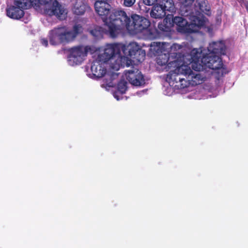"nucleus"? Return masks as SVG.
Wrapping results in <instances>:
<instances>
[{
    "label": "nucleus",
    "instance_id": "1",
    "mask_svg": "<svg viewBox=\"0 0 248 248\" xmlns=\"http://www.w3.org/2000/svg\"><path fill=\"white\" fill-rule=\"evenodd\" d=\"M14 6L6 9V15L14 19H19L24 15V9L31 5L36 10H43L44 14L61 17L64 12L62 6L56 0H15Z\"/></svg>",
    "mask_w": 248,
    "mask_h": 248
},
{
    "label": "nucleus",
    "instance_id": "2",
    "mask_svg": "<svg viewBox=\"0 0 248 248\" xmlns=\"http://www.w3.org/2000/svg\"><path fill=\"white\" fill-rule=\"evenodd\" d=\"M131 18L126 12L122 10H115L112 11L107 20L104 24V32L111 38L116 37L122 31L126 29L130 30ZM101 27H97L90 31V33L94 37H98L100 31H103Z\"/></svg>",
    "mask_w": 248,
    "mask_h": 248
},
{
    "label": "nucleus",
    "instance_id": "3",
    "mask_svg": "<svg viewBox=\"0 0 248 248\" xmlns=\"http://www.w3.org/2000/svg\"><path fill=\"white\" fill-rule=\"evenodd\" d=\"M83 31V28L80 24H75L72 30L65 26L54 28L49 32V43L52 46L69 44L75 40Z\"/></svg>",
    "mask_w": 248,
    "mask_h": 248
},
{
    "label": "nucleus",
    "instance_id": "4",
    "mask_svg": "<svg viewBox=\"0 0 248 248\" xmlns=\"http://www.w3.org/2000/svg\"><path fill=\"white\" fill-rule=\"evenodd\" d=\"M191 62L197 63L201 62L205 66L216 70L217 78L224 76L228 73L226 66L223 64L221 58L218 55H204L197 49L191 52Z\"/></svg>",
    "mask_w": 248,
    "mask_h": 248
},
{
    "label": "nucleus",
    "instance_id": "5",
    "mask_svg": "<svg viewBox=\"0 0 248 248\" xmlns=\"http://www.w3.org/2000/svg\"><path fill=\"white\" fill-rule=\"evenodd\" d=\"M120 46L118 44H108L104 50L103 53L98 55V60L106 63L110 61L112 65L111 68L116 69H119L120 63H117L118 59L115 60L116 57L118 58L120 57Z\"/></svg>",
    "mask_w": 248,
    "mask_h": 248
},
{
    "label": "nucleus",
    "instance_id": "6",
    "mask_svg": "<svg viewBox=\"0 0 248 248\" xmlns=\"http://www.w3.org/2000/svg\"><path fill=\"white\" fill-rule=\"evenodd\" d=\"M191 71L190 68L188 65L182 64L178 66L173 71H170L167 77V81L170 84L179 89H184L187 87L185 73L186 71Z\"/></svg>",
    "mask_w": 248,
    "mask_h": 248
},
{
    "label": "nucleus",
    "instance_id": "7",
    "mask_svg": "<svg viewBox=\"0 0 248 248\" xmlns=\"http://www.w3.org/2000/svg\"><path fill=\"white\" fill-rule=\"evenodd\" d=\"M89 52L93 53L94 48L89 46H78L71 48L68 57L69 64L74 66L81 64Z\"/></svg>",
    "mask_w": 248,
    "mask_h": 248
},
{
    "label": "nucleus",
    "instance_id": "8",
    "mask_svg": "<svg viewBox=\"0 0 248 248\" xmlns=\"http://www.w3.org/2000/svg\"><path fill=\"white\" fill-rule=\"evenodd\" d=\"M150 25V21L140 16L133 14L131 16L130 29L136 33H139L148 28Z\"/></svg>",
    "mask_w": 248,
    "mask_h": 248
},
{
    "label": "nucleus",
    "instance_id": "9",
    "mask_svg": "<svg viewBox=\"0 0 248 248\" xmlns=\"http://www.w3.org/2000/svg\"><path fill=\"white\" fill-rule=\"evenodd\" d=\"M124 74L127 80L133 85L141 86L145 83L143 75L138 69L125 71Z\"/></svg>",
    "mask_w": 248,
    "mask_h": 248
},
{
    "label": "nucleus",
    "instance_id": "10",
    "mask_svg": "<svg viewBox=\"0 0 248 248\" xmlns=\"http://www.w3.org/2000/svg\"><path fill=\"white\" fill-rule=\"evenodd\" d=\"M110 2L95 1L94 5L96 13L101 17L104 24L111 13Z\"/></svg>",
    "mask_w": 248,
    "mask_h": 248
},
{
    "label": "nucleus",
    "instance_id": "11",
    "mask_svg": "<svg viewBox=\"0 0 248 248\" xmlns=\"http://www.w3.org/2000/svg\"><path fill=\"white\" fill-rule=\"evenodd\" d=\"M128 56L133 61L141 62L144 60L146 53L144 50L140 47L137 43H130L128 46Z\"/></svg>",
    "mask_w": 248,
    "mask_h": 248
},
{
    "label": "nucleus",
    "instance_id": "12",
    "mask_svg": "<svg viewBox=\"0 0 248 248\" xmlns=\"http://www.w3.org/2000/svg\"><path fill=\"white\" fill-rule=\"evenodd\" d=\"M172 26L176 25L177 26V30L178 32L183 33H191L195 32L191 29L190 24H189L187 21L183 17L181 16H171Z\"/></svg>",
    "mask_w": 248,
    "mask_h": 248
},
{
    "label": "nucleus",
    "instance_id": "13",
    "mask_svg": "<svg viewBox=\"0 0 248 248\" xmlns=\"http://www.w3.org/2000/svg\"><path fill=\"white\" fill-rule=\"evenodd\" d=\"M226 46L222 41L213 42L208 46L209 54L206 55H221L226 54Z\"/></svg>",
    "mask_w": 248,
    "mask_h": 248
},
{
    "label": "nucleus",
    "instance_id": "14",
    "mask_svg": "<svg viewBox=\"0 0 248 248\" xmlns=\"http://www.w3.org/2000/svg\"><path fill=\"white\" fill-rule=\"evenodd\" d=\"M104 63L99 61L98 59L94 61L91 67L93 75L97 78L103 77L107 73V69L104 67Z\"/></svg>",
    "mask_w": 248,
    "mask_h": 248
},
{
    "label": "nucleus",
    "instance_id": "15",
    "mask_svg": "<svg viewBox=\"0 0 248 248\" xmlns=\"http://www.w3.org/2000/svg\"><path fill=\"white\" fill-rule=\"evenodd\" d=\"M190 71H186V73H185V77L186 79L187 87L189 85L195 86L202 83L203 81V79L202 75L199 73L193 72L191 69Z\"/></svg>",
    "mask_w": 248,
    "mask_h": 248
},
{
    "label": "nucleus",
    "instance_id": "16",
    "mask_svg": "<svg viewBox=\"0 0 248 248\" xmlns=\"http://www.w3.org/2000/svg\"><path fill=\"white\" fill-rule=\"evenodd\" d=\"M154 50L155 52V54L157 55L156 62L158 65L163 66L167 64L170 58L169 54L162 53L161 49L158 46H155L154 48Z\"/></svg>",
    "mask_w": 248,
    "mask_h": 248
},
{
    "label": "nucleus",
    "instance_id": "17",
    "mask_svg": "<svg viewBox=\"0 0 248 248\" xmlns=\"http://www.w3.org/2000/svg\"><path fill=\"white\" fill-rule=\"evenodd\" d=\"M150 15L153 18L161 19L165 17L166 13L163 8L158 2L152 7Z\"/></svg>",
    "mask_w": 248,
    "mask_h": 248
},
{
    "label": "nucleus",
    "instance_id": "18",
    "mask_svg": "<svg viewBox=\"0 0 248 248\" xmlns=\"http://www.w3.org/2000/svg\"><path fill=\"white\" fill-rule=\"evenodd\" d=\"M172 15H168L164 19L162 23H159L158 25V28L162 31H168L170 27L172 26L171 23Z\"/></svg>",
    "mask_w": 248,
    "mask_h": 248
},
{
    "label": "nucleus",
    "instance_id": "19",
    "mask_svg": "<svg viewBox=\"0 0 248 248\" xmlns=\"http://www.w3.org/2000/svg\"><path fill=\"white\" fill-rule=\"evenodd\" d=\"M194 5L195 7L198 8L201 12L204 13L207 15L211 14L210 7L206 4L205 0H196Z\"/></svg>",
    "mask_w": 248,
    "mask_h": 248
},
{
    "label": "nucleus",
    "instance_id": "20",
    "mask_svg": "<svg viewBox=\"0 0 248 248\" xmlns=\"http://www.w3.org/2000/svg\"><path fill=\"white\" fill-rule=\"evenodd\" d=\"M158 3L165 12H173L174 10L175 7L172 0H159Z\"/></svg>",
    "mask_w": 248,
    "mask_h": 248
},
{
    "label": "nucleus",
    "instance_id": "21",
    "mask_svg": "<svg viewBox=\"0 0 248 248\" xmlns=\"http://www.w3.org/2000/svg\"><path fill=\"white\" fill-rule=\"evenodd\" d=\"M73 10L75 14L82 15L86 11V6L83 3L77 2L74 5Z\"/></svg>",
    "mask_w": 248,
    "mask_h": 248
},
{
    "label": "nucleus",
    "instance_id": "22",
    "mask_svg": "<svg viewBox=\"0 0 248 248\" xmlns=\"http://www.w3.org/2000/svg\"><path fill=\"white\" fill-rule=\"evenodd\" d=\"M127 83L124 79H121L118 83L117 90L121 94H124L125 93L127 89Z\"/></svg>",
    "mask_w": 248,
    "mask_h": 248
},
{
    "label": "nucleus",
    "instance_id": "23",
    "mask_svg": "<svg viewBox=\"0 0 248 248\" xmlns=\"http://www.w3.org/2000/svg\"><path fill=\"white\" fill-rule=\"evenodd\" d=\"M119 74L111 72L110 74H108L107 76L109 77V79L106 78V83L109 87H112L113 86V81L118 77Z\"/></svg>",
    "mask_w": 248,
    "mask_h": 248
},
{
    "label": "nucleus",
    "instance_id": "24",
    "mask_svg": "<svg viewBox=\"0 0 248 248\" xmlns=\"http://www.w3.org/2000/svg\"><path fill=\"white\" fill-rule=\"evenodd\" d=\"M193 18L194 19H193L192 23L190 24L191 27H193L194 25L198 27H200L204 25V22L203 20L200 19L197 16H194Z\"/></svg>",
    "mask_w": 248,
    "mask_h": 248
},
{
    "label": "nucleus",
    "instance_id": "25",
    "mask_svg": "<svg viewBox=\"0 0 248 248\" xmlns=\"http://www.w3.org/2000/svg\"><path fill=\"white\" fill-rule=\"evenodd\" d=\"M121 4L125 7H132L136 2V0H119Z\"/></svg>",
    "mask_w": 248,
    "mask_h": 248
},
{
    "label": "nucleus",
    "instance_id": "26",
    "mask_svg": "<svg viewBox=\"0 0 248 248\" xmlns=\"http://www.w3.org/2000/svg\"><path fill=\"white\" fill-rule=\"evenodd\" d=\"M159 0H143V3L148 6H154L158 2Z\"/></svg>",
    "mask_w": 248,
    "mask_h": 248
},
{
    "label": "nucleus",
    "instance_id": "27",
    "mask_svg": "<svg viewBox=\"0 0 248 248\" xmlns=\"http://www.w3.org/2000/svg\"><path fill=\"white\" fill-rule=\"evenodd\" d=\"M195 0H181V2L185 7H188L192 5Z\"/></svg>",
    "mask_w": 248,
    "mask_h": 248
},
{
    "label": "nucleus",
    "instance_id": "28",
    "mask_svg": "<svg viewBox=\"0 0 248 248\" xmlns=\"http://www.w3.org/2000/svg\"><path fill=\"white\" fill-rule=\"evenodd\" d=\"M126 61V63H125V65L127 66V67H128L130 65V64L131 63V61L130 60H129L128 58L127 57H121V60L120 61H121V62H124V61Z\"/></svg>",
    "mask_w": 248,
    "mask_h": 248
},
{
    "label": "nucleus",
    "instance_id": "29",
    "mask_svg": "<svg viewBox=\"0 0 248 248\" xmlns=\"http://www.w3.org/2000/svg\"><path fill=\"white\" fill-rule=\"evenodd\" d=\"M41 44L45 46H48V41H47V39H46V38L42 39L41 40Z\"/></svg>",
    "mask_w": 248,
    "mask_h": 248
},
{
    "label": "nucleus",
    "instance_id": "30",
    "mask_svg": "<svg viewBox=\"0 0 248 248\" xmlns=\"http://www.w3.org/2000/svg\"><path fill=\"white\" fill-rule=\"evenodd\" d=\"M245 6L246 7V9L248 12V1H247L245 3Z\"/></svg>",
    "mask_w": 248,
    "mask_h": 248
},
{
    "label": "nucleus",
    "instance_id": "31",
    "mask_svg": "<svg viewBox=\"0 0 248 248\" xmlns=\"http://www.w3.org/2000/svg\"><path fill=\"white\" fill-rule=\"evenodd\" d=\"M95 1H107V2H110L111 0H95Z\"/></svg>",
    "mask_w": 248,
    "mask_h": 248
},
{
    "label": "nucleus",
    "instance_id": "32",
    "mask_svg": "<svg viewBox=\"0 0 248 248\" xmlns=\"http://www.w3.org/2000/svg\"><path fill=\"white\" fill-rule=\"evenodd\" d=\"M181 83H185V81H183V82H179L178 84H180Z\"/></svg>",
    "mask_w": 248,
    "mask_h": 248
},
{
    "label": "nucleus",
    "instance_id": "33",
    "mask_svg": "<svg viewBox=\"0 0 248 248\" xmlns=\"http://www.w3.org/2000/svg\"><path fill=\"white\" fill-rule=\"evenodd\" d=\"M150 10V9L149 8L148 10H146V12H148Z\"/></svg>",
    "mask_w": 248,
    "mask_h": 248
},
{
    "label": "nucleus",
    "instance_id": "34",
    "mask_svg": "<svg viewBox=\"0 0 248 248\" xmlns=\"http://www.w3.org/2000/svg\"><path fill=\"white\" fill-rule=\"evenodd\" d=\"M168 65L169 66L170 64H171L170 62L168 64Z\"/></svg>",
    "mask_w": 248,
    "mask_h": 248
}]
</instances>
